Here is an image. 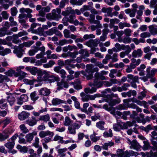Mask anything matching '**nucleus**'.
<instances>
[{
  "label": "nucleus",
  "instance_id": "nucleus-1",
  "mask_svg": "<svg viewBox=\"0 0 157 157\" xmlns=\"http://www.w3.org/2000/svg\"><path fill=\"white\" fill-rule=\"evenodd\" d=\"M54 135V133L53 132L49 130L42 131L40 132L39 135L41 138H42L41 140V142L44 148L46 150L48 149V146L47 143L52 141L51 138L50 137H52Z\"/></svg>",
  "mask_w": 157,
  "mask_h": 157
},
{
  "label": "nucleus",
  "instance_id": "nucleus-2",
  "mask_svg": "<svg viewBox=\"0 0 157 157\" xmlns=\"http://www.w3.org/2000/svg\"><path fill=\"white\" fill-rule=\"evenodd\" d=\"M43 73L44 75L43 78H41L40 76L38 78L40 81H44L48 83H52L55 81H58L59 80L60 78L58 76L50 75L47 71H44Z\"/></svg>",
  "mask_w": 157,
  "mask_h": 157
},
{
  "label": "nucleus",
  "instance_id": "nucleus-3",
  "mask_svg": "<svg viewBox=\"0 0 157 157\" xmlns=\"http://www.w3.org/2000/svg\"><path fill=\"white\" fill-rule=\"evenodd\" d=\"M61 10L59 8H57L52 10V13L47 14L46 16V18L49 20H57L61 18L60 15Z\"/></svg>",
  "mask_w": 157,
  "mask_h": 157
},
{
  "label": "nucleus",
  "instance_id": "nucleus-4",
  "mask_svg": "<svg viewBox=\"0 0 157 157\" xmlns=\"http://www.w3.org/2000/svg\"><path fill=\"white\" fill-rule=\"evenodd\" d=\"M139 154L138 153L132 151H126L124 152L121 149H118L117 151V155L118 157H129L134 155L137 156Z\"/></svg>",
  "mask_w": 157,
  "mask_h": 157
},
{
  "label": "nucleus",
  "instance_id": "nucleus-5",
  "mask_svg": "<svg viewBox=\"0 0 157 157\" xmlns=\"http://www.w3.org/2000/svg\"><path fill=\"white\" fill-rule=\"evenodd\" d=\"M93 67L94 66L92 64H88L86 66V69L85 71H81L82 74L85 76L88 80L92 79L93 77Z\"/></svg>",
  "mask_w": 157,
  "mask_h": 157
},
{
  "label": "nucleus",
  "instance_id": "nucleus-6",
  "mask_svg": "<svg viewBox=\"0 0 157 157\" xmlns=\"http://www.w3.org/2000/svg\"><path fill=\"white\" fill-rule=\"evenodd\" d=\"M15 131L13 128H6L2 133H0V141H3L9 138L10 136Z\"/></svg>",
  "mask_w": 157,
  "mask_h": 157
},
{
  "label": "nucleus",
  "instance_id": "nucleus-7",
  "mask_svg": "<svg viewBox=\"0 0 157 157\" xmlns=\"http://www.w3.org/2000/svg\"><path fill=\"white\" fill-rule=\"evenodd\" d=\"M18 136L17 133L15 134L9 139L7 140V142L4 144V146L8 149H12L14 147L15 144V140Z\"/></svg>",
  "mask_w": 157,
  "mask_h": 157
},
{
  "label": "nucleus",
  "instance_id": "nucleus-8",
  "mask_svg": "<svg viewBox=\"0 0 157 157\" xmlns=\"http://www.w3.org/2000/svg\"><path fill=\"white\" fill-rule=\"evenodd\" d=\"M89 85L90 86H94L95 87L96 89L101 87L102 86V81H101L98 79L96 78L93 82H90L89 83Z\"/></svg>",
  "mask_w": 157,
  "mask_h": 157
},
{
  "label": "nucleus",
  "instance_id": "nucleus-9",
  "mask_svg": "<svg viewBox=\"0 0 157 157\" xmlns=\"http://www.w3.org/2000/svg\"><path fill=\"white\" fill-rule=\"evenodd\" d=\"M146 77L147 78H151L153 77L155 74L157 72V69H153L151 70V67H148L146 69Z\"/></svg>",
  "mask_w": 157,
  "mask_h": 157
},
{
  "label": "nucleus",
  "instance_id": "nucleus-10",
  "mask_svg": "<svg viewBox=\"0 0 157 157\" xmlns=\"http://www.w3.org/2000/svg\"><path fill=\"white\" fill-rule=\"evenodd\" d=\"M30 116V114L29 113L23 111L18 114V117L20 120L23 121L28 118Z\"/></svg>",
  "mask_w": 157,
  "mask_h": 157
},
{
  "label": "nucleus",
  "instance_id": "nucleus-11",
  "mask_svg": "<svg viewBox=\"0 0 157 157\" xmlns=\"http://www.w3.org/2000/svg\"><path fill=\"white\" fill-rule=\"evenodd\" d=\"M107 101H105L109 103V105L114 106L120 102V101L117 99H112V98L109 95L108 96Z\"/></svg>",
  "mask_w": 157,
  "mask_h": 157
},
{
  "label": "nucleus",
  "instance_id": "nucleus-12",
  "mask_svg": "<svg viewBox=\"0 0 157 157\" xmlns=\"http://www.w3.org/2000/svg\"><path fill=\"white\" fill-rule=\"evenodd\" d=\"M16 94V93H14L13 94H11L6 97V100L7 102H8L9 103L11 106H12L15 102L16 99L14 96Z\"/></svg>",
  "mask_w": 157,
  "mask_h": 157
},
{
  "label": "nucleus",
  "instance_id": "nucleus-13",
  "mask_svg": "<svg viewBox=\"0 0 157 157\" xmlns=\"http://www.w3.org/2000/svg\"><path fill=\"white\" fill-rule=\"evenodd\" d=\"M39 94L41 95L48 96L49 95L50 93V90L47 88H42L39 90Z\"/></svg>",
  "mask_w": 157,
  "mask_h": 157
},
{
  "label": "nucleus",
  "instance_id": "nucleus-14",
  "mask_svg": "<svg viewBox=\"0 0 157 157\" xmlns=\"http://www.w3.org/2000/svg\"><path fill=\"white\" fill-rule=\"evenodd\" d=\"M57 90H60L63 89V88H68L69 85L68 83L62 80L60 82H57Z\"/></svg>",
  "mask_w": 157,
  "mask_h": 157
},
{
  "label": "nucleus",
  "instance_id": "nucleus-15",
  "mask_svg": "<svg viewBox=\"0 0 157 157\" xmlns=\"http://www.w3.org/2000/svg\"><path fill=\"white\" fill-rule=\"evenodd\" d=\"M7 103L6 99L2 98L0 99V108L2 109H6L7 110L8 108Z\"/></svg>",
  "mask_w": 157,
  "mask_h": 157
},
{
  "label": "nucleus",
  "instance_id": "nucleus-16",
  "mask_svg": "<svg viewBox=\"0 0 157 157\" xmlns=\"http://www.w3.org/2000/svg\"><path fill=\"white\" fill-rule=\"evenodd\" d=\"M20 11L21 13H27V17L29 18H30L32 17V15L31 14L32 12V10L29 8L25 9L22 8L20 9Z\"/></svg>",
  "mask_w": 157,
  "mask_h": 157
},
{
  "label": "nucleus",
  "instance_id": "nucleus-17",
  "mask_svg": "<svg viewBox=\"0 0 157 157\" xmlns=\"http://www.w3.org/2000/svg\"><path fill=\"white\" fill-rule=\"evenodd\" d=\"M149 31L152 35L157 34V25H153L148 26Z\"/></svg>",
  "mask_w": 157,
  "mask_h": 157
},
{
  "label": "nucleus",
  "instance_id": "nucleus-18",
  "mask_svg": "<svg viewBox=\"0 0 157 157\" xmlns=\"http://www.w3.org/2000/svg\"><path fill=\"white\" fill-rule=\"evenodd\" d=\"M37 135L36 131H34L32 133L27 134L25 138L27 142H31L33 139V136H36Z\"/></svg>",
  "mask_w": 157,
  "mask_h": 157
},
{
  "label": "nucleus",
  "instance_id": "nucleus-19",
  "mask_svg": "<svg viewBox=\"0 0 157 157\" xmlns=\"http://www.w3.org/2000/svg\"><path fill=\"white\" fill-rule=\"evenodd\" d=\"M3 124L2 128H4L6 126L11 123L12 121L11 118L9 117H6L2 121H0Z\"/></svg>",
  "mask_w": 157,
  "mask_h": 157
},
{
  "label": "nucleus",
  "instance_id": "nucleus-20",
  "mask_svg": "<svg viewBox=\"0 0 157 157\" xmlns=\"http://www.w3.org/2000/svg\"><path fill=\"white\" fill-rule=\"evenodd\" d=\"M13 34V33L11 31H7V30L3 28L0 29V37L4 36L6 35H11Z\"/></svg>",
  "mask_w": 157,
  "mask_h": 157
},
{
  "label": "nucleus",
  "instance_id": "nucleus-21",
  "mask_svg": "<svg viewBox=\"0 0 157 157\" xmlns=\"http://www.w3.org/2000/svg\"><path fill=\"white\" fill-rule=\"evenodd\" d=\"M143 52L141 49H138L137 50H134L132 53L133 57L134 58L140 57L142 55Z\"/></svg>",
  "mask_w": 157,
  "mask_h": 157
},
{
  "label": "nucleus",
  "instance_id": "nucleus-22",
  "mask_svg": "<svg viewBox=\"0 0 157 157\" xmlns=\"http://www.w3.org/2000/svg\"><path fill=\"white\" fill-rule=\"evenodd\" d=\"M100 40L99 39H96L95 40H90L89 42L86 43L87 45L89 47L93 46H97V45L99 43Z\"/></svg>",
  "mask_w": 157,
  "mask_h": 157
},
{
  "label": "nucleus",
  "instance_id": "nucleus-23",
  "mask_svg": "<svg viewBox=\"0 0 157 157\" xmlns=\"http://www.w3.org/2000/svg\"><path fill=\"white\" fill-rule=\"evenodd\" d=\"M52 104L56 105L62 103H66V101L57 98H53L52 101Z\"/></svg>",
  "mask_w": 157,
  "mask_h": 157
},
{
  "label": "nucleus",
  "instance_id": "nucleus-24",
  "mask_svg": "<svg viewBox=\"0 0 157 157\" xmlns=\"http://www.w3.org/2000/svg\"><path fill=\"white\" fill-rule=\"evenodd\" d=\"M129 144H131L130 148H131L138 150L140 148L138 144L134 140L132 141H130Z\"/></svg>",
  "mask_w": 157,
  "mask_h": 157
},
{
  "label": "nucleus",
  "instance_id": "nucleus-25",
  "mask_svg": "<svg viewBox=\"0 0 157 157\" xmlns=\"http://www.w3.org/2000/svg\"><path fill=\"white\" fill-rule=\"evenodd\" d=\"M81 82L78 80L77 79L75 83L73 82L71 84L74 85V88L77 90H79L82 88V86L81 85Z\"/></svg>",
  "mask_w": 157,
  "mask_h": 157
},
{
  "label": "nucleus",
  "instance_id": "nucleus-26",
  "mask_svg": "<svg viewBox=\"0 0 157 157\" xmlns=\"http://www.w3.org/2000/svg\"><path fill=\"white\" fill-rule=\"evenodd\" d=\"M5 74L9 76H15L18 77L19 76V74L16 72L15 71L12 70H10L8 71L5 72Z\"/></svg>",
  "mask_w": 157,
  "mask_h": 157
},
{
  "label": "nucleus",
  "instance_id": "nucleus-27",
  "mask_svg": "<svg viewBox=\"0 0 157 157\" xmlns=\"http://www.w3.org/2000/svg\"><path fill=\"white\" fill-rule=\"evenodd\" d=\"M38 121V118L36 119L35 117H32V120H28L26 121V122L30 126H33L36 125Z\"/></svg>",
  "mask_w": 157,
  "mask_h": 157
},
{
  "label": "nucleus",
  "instance_id": "nucleus-28",
  "mask_svg": "<svg viewBox=\"0 0 157 157\" xmlns=\"http://www.w3.org/2000/svg\"><path fill=\"white\" fill-rule=\"evenodd\" d=\"M38 95L37 94L36 91H34L30 94V97L31 99L33 101H36L39 98Z\"/></svg>",
  "mask_w": 157,
  "mask_h": 157
},
{
  "label": "nucleus",
  "instance_id": "nucleus-29",
  "mask_svg": "<svg viewBox=\"0 0 157 157\" xmlns=\"http://www.w3.org/2000/svg\"><path fill=\"white\" fill-rule=\"evenodd\" d=\"M97 134V133H96L94 131L93 132V134L90 135V139L92 141L94 142H96L100 139V136H96Z\"/></svg>",
  "mask_w": 157,
  "mask_h": 157
},
{
  "label": "nucleus",
  "instance_id": "nucleus-30",
  "mask_svg": "<svg viewBox=\"0 0 157 157\" xmlns=\"http://www.w3.org/2000/svg\"><path fill=\"white\" fill-rule=\"evenodd\" d=\"M74 13V10L72 9L71 7H68L67 8L66 10L62 12V14L63 16H67Z\"/></svg>",
  "mask_w": 157,
  "mask_h": 157
},
{
  "label": "nucleus",
  "instance_id": "nucleus-31",
  "mask_svg": "<svg viewBox=\"0 0 157 157\" xmlns=\"http://www.w3.org/2000/svg\"><path fill=\"white\" fill-rule=\"evenodd\" d=\"M23 52L22 49L15 48L13 52L15 53L17 56L19 58L21 57L23 55L22 52Z\"/></svg>",
  "mask_w": 157,
  "mask_h": 157
},
{
  "label": "nucleus",
  "instance_id": "nucleus-32",
  "mask_svg": "<svg viewBox=\"0 0 157 157\" xmlns=\"http://www.w3.org/2000/svg\"><path fill=\"white\" fill-rule=\"evenodd\" d=\"M80 95L81 97V100L83 102H87L89 100V95L86 94L84 92L80 93Z\"/></svg>",
  "mask_w": 157,
  "mask_h": 157
},
{
  "label": "nucleus",
  "instance_id": "nucleus-33",
  "mask_svg": "<svg viewBox=\"0 0 157 157\" xmlns=\"http://www.w3.org/2000/svg\"><path fill=\"white\" fill-rule=\"evenodd\" d=\"M31 48H33V49L30 50L28 52V54L30 56H34L38 52L37 47L35 46H32Z\"/></svg>",
  "mask_w": 157,
  "mask_h": 157
},
{
  "label": "nucleus",
  "instance_id": "nucleus-34",
  "mask_svg": "<svg viewBox=\"0 0 157 157\" xmlns=\"http://www.w3.org/2000/svg\"><path fill=\"white\" fill-rule=\"evenodd\" d=\"M38 121H42L44 122H47L49 121L50 119V116L48 114L45 115L41 116L39 118H38Z\"/></svg>",
  "mask_w": 157,
  "mask_h": 157
},
{
  "label": "nucleus",
  "instance_id": "nucleus-35",
  "mask_svg": "<svg viewBox=\"0 0 157 157\" xmlns=\"http://www.w3.org/2000/svg\"><path fill=\"white\" fill-rule=\"evenodd\" d=\"M97 89L95 87H92L91 89L89 87L86 88L84 89V91L85 93L93 94L96 91Z\"/></svg>",
  "mask_w": 157,
  "mask_h": 157
},
{
  "label": "nucleus",
  "instance_id": "nucleus-36",
  "mask_svg": "<svg viewBox=\"0 0 157 157\" xmlns=\"http://www.w3.org/2000/svg\"><path fill=\"white\" fill-rule=\"evenodd\" d=\"M55 63H56L54 61L51 60L49 61L48 63L43 64V66L44 67L46 68H51Z\"/></svg>",
  "mask_w": 157,
  "mask_h": 157
},
{
  "label": "nucleus",
  "instance_id": "nucleus-37",
  "mask_svg": "<svg viewBox=\"0 0 157 157\" xmlns=\"http://www.w3.org/2000/svg\"><path fill=\"white\" fill-rule=\"evenodd\" d=\"M85 0H71L70 2L73 5L80 6L82 5Z\"/></svg>",
  "mask_w": 157,
  "mask_h": 157
},
{
  "label": "nucleus",
  "instance_id": "nucleus-38",
  "mask_svg": "<svg viewBox=\"0 0 157 157\" xmlns=\"http://www.w3.org/2000/svg\"><path fill=\"white\" fill-rule=\"evenodd\" d=\"M71 99L75 102V106L77 109H79L80 108V103L78 101L77 98L75 96L71 97Z\"/></svg>",
  "mask_w": 157,
  "mask_h": 157
},
{
  "label": "nucleus",
  "instance_id": "nucleus-39",
  "mask_svg": "<svg viewBox=\"0 0 157 157\" xmlns=\"http://www.w3.org/2000/svg\"><path fill=\"white\" fill-rule=\"evenodd\" d=\"M105 123L103 121H99L96 123V126L99 129L101 130H103L105 129L104 125L105 124Z\"/></svg>",
  "mask_w": 157,
  "mask_h": 157
},
{
  "label": "nucleus",
  "instance_id": "nucleus-40",
  "mask_svg": "<svg viewBox=\"0 0 157 157\" xmlns=\"http://www.w3.org/2000/svg\"><path fill=\"white\" fill-rule=\"evenodd\" d=\"M103 136L105 138L112 137L113 136V133L111 129H109L108 131L105 132L103 133Z\"/></svg>",
  "mask_w": 157,
  "mask_h": 157
},
{
  "label": "nucleus",
  "instance_id": "nucleus-41",
  "mask_svg": "<svg viewBox=\"0 0 157 157\" xmlns=\"http://www.w3.org/2000/svg\"><path fill=\"white\" fill-rule=\"evenodd\" d=\"M75 129L73 126L72 125L69 126L68 128V132L71 134L75 135L76 133Z\"/></svg>",
  "mask_w": 157,
  "mask_h": 157
},
{
  "label": "nucleus",
  "instance_id": "nucleus-42",
  "mask_svg": "<svg viewBox=\"0 0 157 157\" xmlns=\"http://www.w3.org/2000/svg\"><path fill=\"white\" fill-rule=\"evenodd\" d=\"M118 26L120 29H123L124 27H129L131 26L129 23L126 22H120L118 24Z\"/></svg>",
  "mask_w": 157,
  "mask_h": 157
},
{
  "label": "nucleus",
  "instance_id": "nucleus-43",
  "mask_svg": "<svg viewBox=\"0 0 157 157\" xmlns=\"http://www.w3.org/2000/svg\"><path fill=\"white\" fill-rule=\"evenodd\" d=\"M71 123V120L68 117H66L63 122V124L65 126H69Z\"/></svg>",
  "mask_w": 157,
  "mask_h": 157
},
{
  "label": "nucleus",
  "instance_id": "nucleus-44",
  "mask_svg": "<svg viewBox=\"0 0 157 157\" xmlns=\"http://www.w3.org/2000/svg\"><path fill=\"white\" fill-rule=\"evenodd\" d=\"M60 147V145H58L56 147V149H58L57 150V151L58 153L59 154H61V153H63L64 152H66V151L67 150V148L66 147H64L63 148L59 149Z\"/></svg>",
  "mask_w": 157,
  "mask_h": 157
},
{
  "label": "nucleus",
  "instance_id": "nucleus-45",
  "mask_svg": "<svg viewBox=\"0 0 157 157\" xmlns=\"http://www.w3.org/2000/svg\"><path fill=\"white\" fill-rule=\"evenodd\" d=\"M19 128L23 133L25 134L29 132L28 129L27 128L24 124L20 125L19 126Z\"/></svg>",
  "mask_w": 157,
  "mask_h": 157
},
{
  "label": "nucleus",
  "instance_id": "nucleus-46",
  "mask_svg": "<svg viewBox=\"0 0 157 157\" xmlns=\"http://www.w3.org/2000/svg\"><path fill=\"white\" fill-rule=\"evenodd\" d=\"M63 139V137L60 136L58 135H56L54 138L53 140L55 141H58V143L61 144Z\"/></svg>",
  "mask_w": 157,
  "mask_h": 157
},
{
  "label": "nucleus",
  "instance_id": "nucleus-47",
  "mask_svg": "<svg viewBox=\"0 0 157 157\" xmlns=\"http://www.w3.org/2000/svg\"><path fill=\"white\" fill-rule=\"evenodd\" d=\"M76 18L75 14L74 13H71L68 17H67V20L70 23H72L73 21Z\"/></svg>",
  "mask_w": 157,
  "mask_h": 157
},
{
  "label": "nucleus",
  "instance_id": "nucleus-48",
  "mask_svg": "<svg viewBox=\"0 0 157 157\" xmlns=\"http://www.w3.org/2000/svg\"><path fill=\"white\" fill-rule=\"evenodd\" d=\"M124 44H120L119 43H117L115 44V46L117 48V50L119 52L124 49Z\"/></svg>",
  "mask_w": 157,
  "mask_h": 157
},
{
  "label": "nucleus",
  "instance_id": "nucleus-49",
  "mask_svg": "<svg viewBox=\"0 0 157 157\" xmlns=\"http://www.w3.org/2000/svg\"><path fill=\"white\" fill-rule=\"evenodd\" d=\"M146 95V92L145 91L141 92L138 95V98L140 100H142Z\"/></svg>",
  "mask_w": 157,
  "mask_h": 157
},
{
  "label": "nucleus",
  "instance_id": "nucleus-50",
  "mask_svg": "<svg viewBox=\"0 0 157 157\" xmlns=\"http://www.w3.org/2000/svg\"><path fill=\"white\" fill-rule=\"evenodd\" d=\"M89 106V104L88 103H84L83 105V108L81 109V111L84 112L86 113H87L86 109Z\"/></svg>",
  "mask_w": 157,
  "mask_h": 157
},
{
  "label": "nucleus",
  "instance_id": "nucleus-51",
  "mask_svg": "<svg viewBox=\"0 0 157 157\" xmlns=\"http://www.w3.org/2000/svg\"><path fill=\"white\" fill-rule=\"evenodd\" d=\"M40 143L39 139L37 137L35 138V142L33 143V145L36 148H38L40 145H39V143Z\"/></svg>",
  "mask_w": 157,
  "mask_h": 157
},
{
  "label": "nucleus",
  "instance_id": "nucleus-52",
  "mask_svg": "<svg viewBox=\"0 0 157 157\" xmlns=\"http://www.w3.org/2000/svg\"><path fill=\"white\" fill-rule=\"evenodd\" d=\"M120 122H118L117 124L113 125V129L116 131H119L120 130L121 128L120 126Z\"/></svg>",
  "mask_w": 157,
  "mask_h": 157
},
{
  "label": "nucleus",
  "instance_id": "nucleus-53",
  "mask_svg": "<svg viewBox=\"0 0 157 157\" xmlns=\"http://www.w3.org/2000/svg\"><path fill=\"white\" fill-rule=\"evenodd\" d=\"M111 59L112 62H117L118 60V54L116 53H114L112 56Z\"/></svg>",
  "mask_w": 157,
  "mask_h": 157
},
{
  "label": "nucleus",
  "instance_id": "nucleus-54",
  "mask_svg": "<svg viewBox=\"0 0 157 157\" xmlns=\"http://www.w3.org/2000/svg\"><path fill=\"white\" fill-rule=\"evenodd\" d=\"M69 57L73 59L76 58V56L78 54V52L77 51H75L73 52L69 51Z\"/></svg>",
  "mask_w": 157,
  "mask_h": 157
},
{
  "label": "nucleus",
  "instance_id": "nucleus-55",
  "mask_svg": "<svg viewBox=\"0 0 157 157\" xmlns=\"http://www.w3.org/2000/svg\"><path fill=\"white\" fill-rule=\"evenodd\" d=\"M150 36L151 34L148 32H144L141 33L140 35V37L144 39L147 37H149Z\"/></svg>",
  "mask_w": 157,
  "mask_h": 157
},
{
  "label": "nucleus",
  "instance_id": "nucleus-56",
  "mask_svg": "<svg viewBox=\"0 0 157 157\" xmlns=\"http://www.w3.org/2000/svg\"><path fill=\"white\" fill-rule=\"evenodd\" d=\"M104 25L105 28L103 30V35L106 36L109 32V30L108 29V25L107 24H105Z\"/></svg>",
  "mask_w": 157,
  "mask_h": 157
},
{
  "label": "nucleus",
  "instance_id": "nucleus-57",
  "mask_svg": "<svg viewBox=\"0 0 157 157\" xmlns=\"http://www.w3.org/2000/svg\"><path fill=\"white\" fill-rule=\"evenodd\" d=\"M23 108L25 110H30L33 109V107L31 105H24L22 106Z\"/></svg>",
  "mask_w": 157,
  "mask_h": 157
},
{
  "label": "nucleus",
  "instance_id": "nucleus-58",
  "mask_svg": "<svg viewBox=\"0 0 157 157\" xmlns=\"http://www.w3.org/2000/svg\"><path fill=\"white\" fill-rule=\"evenodd\" d=\"M113 8L110 7H108V9L107 10L106 13H107V16L110 17H113V14L112 13Z\"/></svg>",
  "mask_w": 157,
  "mask_h": 157
},
{
  "label": "nucleus",
  "instance_id": "nucleus-59",
  "mask_svg": "<svg viewBox=\"0 0 157 157\" xmlns=\"http://www.w3.org/2000/svg\"><path fill=\"white\" fill-rule=\"evenodd\" d=\"M132 39L130 37H125L122 40V41L125 44L130 43L132 41Z\"/></svg>",
  "mask_w": 157,
  "mask_h": 157
},
{
  "label": "nucleus",
  "instance_id": "nucleus-60",
  "mask_svg": "<svg viewBox=\"0 0 157 157\" xmlns=\"http://www.w3.org/2000/svg\"><path fill=\"white\" fill-rule=\"evenodd\" d=\"M85 136L83 132H79L78 134V141L83 140Z\"/></svg>",
  "mask_w": 157,
  "mask_h": 157
},
{
  "label": "nucleus",
  "instance_id": "nucleus-61",
  "mask_svg": "<svg viewBox=\"0 0 157 157\" xmlns=\"http://www.w3.org/2000/svg\"><path fill=\"white\" fill-rule=\"evenodd\" d=\"M81 124V121H78L77 122H75L73 124V126L75 129H78L80 127Z\"/></svg>",
  "mask_w": 157,
  "mask_h": 157
},
{
  "label": "nucleus",
  "instance_id": "nucleus-62",
  "mask_svg": "<svg viewBox=\"0 0 157 157\" xmlns=\"http://www.w3.org/2000/svg\"><path fill=\"white\" fill-rule=\"evenodd\" d=\"M143 143L144 144L143 146L144 149L145 150L148 149L150 147V145L148 141L144 140L143 141Z\"/></svg>",
  "mask_w": 157,
  "mask_h": 157
},
{
  "label": "nucleus",
  "instance_id": "nucleus-63",
  "mask_svg": "<svg viewBox=\"0 0 157 157\" xmlns=\"http://www.w3.org/2000/svg\"><path fill=\"white\" fill-rule=\"evenodd\" d=\"M70 32L69 31L65 29L63 31V34L64 37L66 38H69L70 37Z\"/></svg>",
  "mask_w": 157,
  "mask_h": 157
},
{
  "label": "nucleus",
  "instance_id": "nucleus-64",
  "mask_svg": "<svg viewBox=\"0 0 157 157\" xmlns=\"http://www.w3.org/2000/svg\"><path fill=\"white\" fill-rule=\"evenodd\" d=\"M149 154L150 155L151 157H157V152H153L152 150H151L149 152L147 153V155H149Z\"/></svg>",
  "mask_w": 157,
  "mask_h": 157
}]
</instances>
